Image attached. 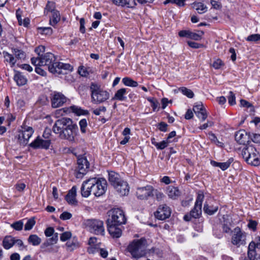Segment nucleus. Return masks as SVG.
Masks as SVG:
<instances>
[{
	"instance_id": "nucleus-64",
	"label": "nucleus",
	"mask_w": 260,
	"mask_h": 260,
	"mask_svg": "<svg viewBox=\"0 0 260 260\" xmlns=\"http://www.w3.org/2000/svg\"><path fill=\"white\" fill-rule=\"evenodd\" d=\"M54 229L52 227L48 228L45 231V234L46 237H50L53 235Z\"/></svg>"
},
{
	"instance_id": "nucleus-33",
	"label": "nucleus",
	"mask_w": 260,
	"mask_h": 260,
	"mask_svg": "<svg viewBox=\"0 0 260 260\" xmlns=\"http://www.w3.org/2000/svg\"><path fill=\"white\" fill-rule=\"evenodd\" d=\"M193 8L195 9L199 14H203L207 11V7L202 3H194L192 4Z\"/></svg>"
},
{
	"instance_id": "nucleus-32",
	"label": "nucleus",
	"mask_w": 260,
	"mask_h": 260,
	"mask_svg": "<svg viewBox=\"0 0 260 260\" xmlns=\"http://www.w3.org/2000/svg\"><path fill=\"white\" fill-rule=\"evenodd\" d=\"M60 13L59 11H53L52 13V16L50 19V25L54 26L60 20Z\"/></svg>"
},
{
	"instance_id": "nucleus-25",
	"label": "nucleus",
	"mask_w": 260,
	"mask_h": 260,
	"mask_svg": "<svg viewBox=\"0 0 260 260\" xmlns=\"http://www.w3.org/2000/svg\"><path fill=\"white\" fill-rule=\"evenodd\" d=\"M77 188L74 186L69 190L66 197L67 201L70 204H74L77 201L76 200Z\"/></svg>"
},
{
	"instance_id": "nucleus-58",
	"label": "nucleus",
	"mask_w": 260,
	"mask_h": 260,
	"mask_svg": "<svg viewBox=\"0 0 260 260\" xmlns=\"http://www.w3.org/2000/svg\"><path fill=\"white\" fill-rule=\"evenodd\" d=\"M153 191V194H154L157 201H161L162 200L163 198L164 197V194L162 192L157 190H154Z\"/></svg>"
},
{
	"instance_id": "nucleus-45",
	"label": "nucleus",
	"mask_w": 260,
	"mask_h": 260,
	"mask_svg": "<svg viewBox=\"0 0 260 260\" xmlns=\"http://www.w3.org/2000/svg\"><path fill=\"white\" fill-rule=\"evenodd\" d=\"M246 40L249 42H257L260 41V34H256L249 36Z\"/></svg>"
},
{
	"instance_id": "nucleus-44",
	"label": "nucleus",
	"mask_w": 260,
	"mask_h": 260,
	"mask_svg": "<svg viewBox=\"0 0 260 260\" xmlns=\"http://www.w3.org/2000/svg\"><path fill=\"white\" fill-rule=\"evenodd\" d=\"M57 241H58V235L57 233H56L53 235L52 237L48 239L47 240V242L45 243V244L47 246L52 245V244L56 243Z\"/></svg>"
},
{
	"instance_id": "nucleus-60",
	"label": "nucleus",
	"mask_w": 260,
	"mask_h": 260,
	"mask_svg": "<svg viewBox=\"0 0 260 260\" xmlns=\"http://www.w3.org/2000/svg\"><path fill=\"white\" fill-rule=\"evenodd\" d=\"M126 2L124 6H126L128 8H134L136 5V1L137 0H126Z\"/></svg>"
},
{
	"instance_id": "nucleus-28",
	"label": "nucleus",
	"mask_w": 260,
	"mask_h": 260,
	"mask_svg": "<svg viewBox=\"0 0 260 260\" xmlns=\"http://www.w3.org/2000/svg\"><path fill=\"white\" fill-rule=\"evenodd\" d=\"M167 194L170 198L176 199L180 196V191L177 187L169 186L167 188Z\"/></svg>"
},
{
	"instance_id": "nucleus-50",
	"label": "nucleus",
	"mask_w": 260,
	"mask_h": 260,
	"mask_svg": "<svg viewBox=\"0 0 260 260\" xmlns=\"http://www.w3.org/2000/svg\"><path fill=\"white\" fill-rule=\"evenodd\" d=\"M78 72L79 75L82 77H87L89 75L87 69L84 66L79 67Z\"/></svg>"
},
{
	"instance_id": "nucleus-19",
	"label": "nucleus",
	"mask_w": 260,
	"mask_h": 260,
	"mask_svg": "<svg viewBox=\"0 0 260 260\" xmlns=\"http://www.w3.org/2000/svg\"><path fill=\"white\" fill-rule=\"evenodd\" d=\"M117 192L121 196L128 195L129 192V187L126 181H123L114 187Z\"/></svg>"
},
{
	"instance_id": "nucleus-42",
	"label": "nucleus",
	"mask_w": 260,
	"mask_h": 260,
	"mask_svg": "<svg viewBox=\"0 0 260 260\" xmlns=\"http://www.w3.org/2000/svg\"><path fill=\"white\" fill-rule=\"evenodd\" d=\"M36 221L33 218L29 219L27 220L26 223L24 225V230L25 231L30 230L35 225Z\"/></svg>"
},
{
	"instance_id": "nucleus-41",
	"label": "nucleus",
	"mask_w": 260,
	"mask_h": 260,
	"mask_svg": "<svg viewBox=\"0 0 260 260\" xmlns=\"http://www.w3.org/2000/svg\"><path fill=\"white\" fill-rule=\"evenodd\" d=\"M38 32L41 34L50 35L52 34V29L50 27H42L38 28Z\"/></svg>"
},
{
	"instance_id": "nucleus-36",
	"label": "nucleus",
	"mask_w": 260,
	"mask_h": 260,
	"mask_svg": "<svg viewBox=\"0 0 260 260\" xmlns=\"http://www.w3.org/2000/svg\"><path fill=\"white\" fill-rule=\"evenodd\" d=\"M66 245L67 247V250L69 251H72L80 246L79 243L76 240L68 241Z\"/></svg>"
},
{
	"instance_id": "nucleus-14",
	"label": "nucleus",
	"mask_w": 260,
	"mask_h": 260,
	"mask_svg": "<svg viewBox=\"0 0 260 260\" xmlns=\"http://www.w3.org/2000/svg\"><path fill=\"white\" fill-rule=\"evenodd\" d=\"M204 198L203 193L198 194L197 198L194 208L190 211V213L192 218H199L202 213V202Z\"/></svg>"
},
{
	"instance_id": "nucleus-6",
	"label": "nucleus",
	"mask_w": 260,
	"mask_h": 260,
	"mask_svg": "<svg viewBox=\"0 0 260 260\" xmlns=\"http://www.w3.org/2000/svg\"><path fill=\"white\" fill-rule=\"evenodd\" d=\"M107 214L108 218L106 221L107 224L122 225L126 223V218L124 213L120 208L112 209L108 212Z\"/></svg>"
},
{
	"instance_id": "nucleus-34",
	"label": "nucleus",
	"mask_w": 260,
	"mask_h": 260,
	"mask_svg": "<svg viewBox=\"0 0 260 260\" xmlns=\"http://www.w3.org/2000/svg\"><path fill=\"white\" fill-rule=\"evenodd\" d=\"M41 241V239L37 235H30L28 238V243L34 246L39 245Z\"/></svg>"
},
{
	"instance_id": "nucleus-38",
	"label": "nucleus",
	"mask_w": 260,
	"mask_h": 260,
	"mask_svg": "<svg viewBox=\"0 0 260 260\" xmlns=\"http://www.w3.org/2000/svg\"><path fill=\"white\" fill-rule=\"evenodd\" d=\"M179 91L188 98H192L194 96V93L192 91L185 87H182L180 88Z\"/></svg>"
},
{
	"instance_id": "nucleus-13",
	"label": "nucleus",
	"mask_w": 260,
	"mask_h": 260,
	"mask_svg": "<svg viewBox=\"0 0 260 260\" xmlns=\"http://www.w3.org/2000/svg\"><path fill=\"white\" fill-rule=\"evenodd\" d=\"M67 100V98L61 92L54 91L51 94V105L54 108L62 106Z\"/></svg>"
},
{
	"instance_id": "nucleus-20",
	"label": "nucleus",
	"mask_w": 260,
	"mask_h": 260,
	"mask_svg": "<svg viewBox=\"0 0 260 260\" xmlns=\"http://www.w3.org/2000/svg\"><path fill=\"white\" fill-rule=\"evenodd\" d=\"M214 205L212 201H206L203 208L205 213L210 215H212L216 213L218 209V207Z\"/></svg>"
},
{
	"instance_id": "nucleus-40",
	"label": "nucleus",
	"mask_w": 260,
	"mask_h": 260,
	"mask_svg": "<svg viewBox=\"0 0 260 260\" xmlns=\"http://www.w3.org/2000/svg\"><path fill=\"white\" fill-rule=\"evenodd\" d=\"M203 34L204 32L202 31H199V33L190 31L189 38L196 41H199L201 39L202 36L203 35Z\"/></svg>"
},
{
	"instance_id": "nucleus-11",
	"label": "nucleus",
	"mask_w": 260,
	"mask_h": 260,
	"mask_svg": "<svg viewBox=\"0 0 260 260\" xmlns=\"http://www.w3.org/2000/svg\"><path fill=\"white\" fill-rule=\"evenodd\" d=\"M34 133L33 128L23 124L21 127V129L18 131L17 134V139L20 143L23 145L27 144L29 139L31 137Z\"/></svg>"
},
{
	"instance_id": "nucleus-54",
	"label": "nucleus",
	"mask_w": 260,
	"mask_h": 260,
	"mask_svg": "<svg viewBox=\"0 0 260 260\" xmlns=\"http://www.w3.org/2000/svg\"><path fill=\"white\" fill-rule=\"evenodd\" d=\"M72 217V215L71 213L65 211L63 212L61 214H60L59 218L63 220H66L71 219Z\"/></svg>"
},
{
	"instance_id": "nucleus-51",
	"label": "nucleus",
	"mask_w": 260,
	"mask_h": 260,
	"mask_svg": "<svg viewBox=\"0 0 260 260\" xmlns=\"http://www.w3.org/2000/svg\"><path fill=\"white\" fill-rule=\"evenodd\" d=\"M231 225V223L230 221H228V220H224L222 225L223 231L226 233H230L231 231L230 228Z\"/></svg>"
},
{
	"instance_id": "nucleus-2",
	"label": "nucleus",
	"mask_w": 260,
	"mask_h": 260,
	"mask_svg": "<svg viewBox=\"0 0 260 260\" xmlns=\"http://www.w3.org/2000/svg\"><path fill=\"white\" fill-rule=\"evenodd\" d=\"M52 130L60 139L74 142L78 127L71 118L63 117L55 121Z\"/></svg>"
},
{
	"instance_id": "nucleus-21",
	"label": "nucleus",
	"mask_w": 260,
	"mask_h": 260,
	"mask_svg": "<svg viewBox=\"0 0 260 260\" xmlns=\"http://www.w3.org/2000/svg\"><path fill=\"white\" fill-rule=\"evenodd\" d=\"M120 225L113 224H107L108 231L111 236L113 238H119L122 234V230L119 227Z\"/></svg>"
},
{
	"instance_id": "nucleus-17",
	"label": "nucleus",
	"mask_w": 260,
	"mask_h": 260,
	"mask_svg": "<svg viewBox=\"0 0 260 260\" xmlns=\"http://www.w3.org/2000/svg\"><path fill=\"white\" fill-rule=\"evenodd\" d=\"M193 111L202 121H204L207 118V113L202 103L194 105L193 108Z\"/></svg>"
},
{
	"instance_id": "nucleus-52",
	"label": "nucleus",
	"mask_w": 260,
	"mask_h": 260,
	"mask_svg": "<svg viewBox=\"0 0 260 260\" xmlns=\"http://www.w3.org/2000/svg\"><path fill=\"white\" fill-rule=\"evenodd\" d=\"M228 102L230 105H234L236 104V97L235 94L232 91L229 92L228 96Z\"/></svg>"
},
{
	"instance_id": "nucleus-37",
	"label": "nucleus",
	"mask_w": 260,
	"mask_h": 260,
	"mask_svg": "<svg viewBox=\"0 0 260 260\" xmlns=\"http://www.w3.org/2000/svg\"><path fill=\"white\" fill-rule=\"evenodd\" d=\"M27 79L21 73L17 71V85L22 86L26 84Z\"/></svg>"
},
{
	"instance_id": "nucleus-8",
	"label": "nucleus",
	"mask_w": 260,
	"mask_h": 260,
	"mask_svg": "<svg viewBox=\"0 0 260 260\" xmlns=\"http://www.w3.org/2000/svg\"><path fill=\"white\" fill-rule=\"evenodd\" d=\"M127 250L133 258H139L145 255V248L140 240H134L129 244Z\"/></svg>"
},
{
	"instance_id": "nucleus-29",
	"label": "nucleus",
	"mask_w": 260,
	"mask_h": 260,
	"mask_svg": "<svg viewBox=\"0 0 260 260\" xmlns=\"http://www.w3.org/2000/svg\"><path fill=\"white\" fill-rule=\"evenodd\" d=\"M15 242V238L11 236H6L3 240V246L5 249H9L14 245Z\"/></svg>"
},
{
	"instance_id": "nucleus-9",
	"label": "nucleus",
	"mask_w": 260,
	"mask_h": 260,
	"mask_svg": "<svg viewBox=\"0 0 260 260\" xmlns=\"http://www.w3.org/2000/svg\"><path fill=\"white\" fill-rule=\"evenodd\" d=\"M246 234L242 231L241 229L237 226L234 229L232 236V243L239 247L242 245L246 244Z\"/></svg>"
},
{
	"instance_id": "nucleus-49",
	"label": "nucleus",
	"mask_w": 260,
	"mask_h": 260,
	"mask_svg": "<svg viewBox=\"0 0 260 260\" xmlns=\"http://www.w3.org/2000/svg\"><path fill=\"white\" fill-rule=\"evenodd\" d=\"M87 125V121L85 119H82L79 121V125L82 133L84 134L86 133Z\"/></svg>"
},
{
	"instance_id": "nucleus-43",
	"label": "nucleus",
	"mask_w": 260,
	"mask_h": 260,
	"mask_svg": "<svg viewBox=\"0 0 260 260\" xmlns=\"http://www.w3.org/2000/svg\"><path fill=\"white\" fill-rule=\"evenodd\" d=\"M171 142L170 141L164 140L160 143H154L155 146L157 149L162 150L168 146V143Z\"/></svg>"
},
{
	"instance_id": "nucleus-55",
	"label": "nucleus",
	"mask_w": 260,
	"mask_h": 260,
	"mask_svg": "<svg viewBox=\"0 0 260 260\" xmlns=\"http://www.w3.org/2000/svg\"><path fill=\"white\" fill-rule=\"evenodd\" d=\"M45 11L47 12H51L52 13L53 11H55L54 10V4L53 3L48 2L46 6Z\"/></svg>"
},
{
	"instance_id": "nucleus-59",
	"label": "nucleus",
	"mask_w": 260,
	"mask_h": 260,
	"mask_svg": "<svg viewBox=\"0 0 260 260\" xmlns=\"http://www.w3.org/2000/svg\"><path fill=\"white\" fill-rule=\"evenodd\" d=\"M26 57V54L24 50L17 49V59H24Z\"/></svg>"
},
{
	"instance_id": "nucleus-63",
	"label": "nucleus",
	"mask_w": 260,
	"mask_h": 260,
	"mask_svg": "<svg viewBox=\"0 0 260 260\" xmlns=\"http://www.w3.org/2000/svg\"><path fill=\"white\" fill-rule=\"evenodd\" d=\"M251 140L254 143L260 142V135L256 134H252L250 136Z\"/></svg>"
},
{
	"instance_id": "nucleus-31",
	"label": "nucleus",
	"mask_w": 260,
	"mask_h": 260,
	"mask_svg": "<svg viewBox=\"0 0 260 260\" xmlns=\"http://www.w3.org/2000/svg\"><path fill=\"white\" fill-rule=\"evenodd\" d=\"M17 21L18 24L21 26H23L27 27L30 23V20L27 17H25L22 19L20 9H17Z\"/></svg>"
},
{
	"instance_id": "nucleus-26",
	"label": "nucleus",
	"mask_w": 260,
	"mask_h": 260,
	"mask_svg": "<svg viewBox=\"0 0 260 260\" xmlns=\"http://www.w3.org/2000/svg\"><path fill=\"white\" fill-rule=\"evenodd\" d=\"M126 92L127 89L126 88H120L115 92L112 99L119 101H125L126 100V96H125Z\"/></svg>"
},
{
	"instance_id": "nucleus-23",
	"label": "nucleus",
	"mask_w": 260,
	"mask_h": 260,
	"mask_svg": "<svg viewBox=\"0 0 260 260\" xmlns=\"http://www.w3.org/2000/svg\"><path fill=\"white\" fill-rule=\"evenodd\" d=\"M233 158L231 157L225 162H218L214 160H211L210 164L213 167H219L222 171H225L230 167L231 164L233 162Z\"/></svg>"
},
{
	"instance_id": "nucleus-16",
	"label": "nucleus",
	"mask_w": 260,
	"mask_h": 260,
	"mask_svg": "<svg viewBox=\"0 0 260 260\" xmlns=\"http://www.w3.org/2000/svg\"><path fill=\"white\" fill-rule=\"evenodd\" d=\"M51 144L50 140H46L38 137L29 146L34 149L41 148L47 149L49 148Z\"/></svg>"
},
{
	"instance_id": "nucleus-5",
	"label": "nucleus",
	"mask_w": 260,
	"mask_h": 260,
	"mask_svg": "<svg viewBox=\"0 0 260 260\" xmlns=\"http://www.w3.org/2000/svg\"><path fill=\"white\" fill-rule=\"evenodd\" d=\"M91 101L94 104H100L106 102L110 98L109 92L92 84L90 86Z\"/></svg>"
},
{
	"instance_id": "nucleus-7",
	"label": "nucleus",
	"mask_w": 260,
	"mask_h": 260,
	"mask_svg": "<svg viewBox=\"0 0 260 260\" xmlns=\"http://www.w3.org/2000/svg\"><path fill=\"white\" fill-rule=\"evenodd\" d=\"M84 224L88 231L97 235H104L105 229L104 222L97 219H88L85 220Z\"/></svg>"
},
{
	"instance_id": "nucleus-22",
	"label": "nucleus",
	"mask_w": 260,
	"mask_h": 260,
	"mask_svg": "<svg viewBox=\"0 0 260 260\" xmlns=\"http://www.w3.org/2000/svg\"><path fill=\"white\" fill-rule=\"evenodd\" d=\"M248 256L250 260H260V254L257 255L255 251V244L251 241L248 248Z\"/></svg>"
},
{
	"instance_id": "nucleus-61",
	"label": "nucleus",
	"mask_w": 260,
	"mask_h": 260,
	"mask_svg": "<svg viewBox=\"0 0 260 260\" xmlns=\"http://www.w3.org/2000/svg\"><path fill=\"white\" fill-rule=\"evenodd\" d=\"M85 19L83 18H81L80 20V31L82 34H84L85 32Z\"/></svg>"
},
{
	"instance_id": "nucleus-30",
	"label": "nucleus",
	"mask_w": 260,
	"mask_h": 260,
	"mask_svg": "<svg viewBox=\"0 0 260 260\" xmlns=\"http://www.w3.org/2000/svg\"><path fill=\"white\" fill-rule=\"evenodd\" d=\"M3 55L5 60L8 62L11 67H14L16 62V56H14V54H11L6 51L3 52Z\"/></svg>"
},
{
	"instance_id": "nucleus-3",
	"label": "nucleus",
	"mask_w": 260,
	"mask_h": 260,
	"mask_svg": "<svg viewBox=\"0 0 260 260\" xmlns=\"http://www.w3.org/2000/svg\"><path fill=\"white\" fill-rule=\"evenodd\" d=\"M106 180L102 178H91L83 181L81 188L82 197H88L92 193L95 197L103 195L107 189Z\"/></svg>"
},
{
	"instance_id": "nucleus-53",
	"label": "nucleus",
	"mask_w": 260,
	"mask_h": 260,
	"mask_svg": "<svg viewBox=\"0 0 260 260\" xmlns=\"http://www.w3.org/2000/svg\"><path fill=\"white\" fill-rule=\"evenodd\" d=\"M72 236V234L70 232H66L61 234L60 235V240L62 241H66L69 240Z\"/></svg>"
},
{
	"instance_id": "nucleus-18",
	"label": "nucleus",
	"mask_w": 260,
	"mask_h": 260,
	"mask_svg": "<svg viewBox=\"0 0 260 260\" xmlns=\"http://www.w3.org/2000/svg\"><path fill=\"white\" fill-rule=\"evenodd\" d=\"M250 136L244 130H240L235 134V140L239 144L245 145L249 141Z\"/></svg>"
},
{
	"instance_id": "nucleus-46",
	"label": "nucleus",
	"mask_w": 260,
	"mask_h": 260,
	"mask_svg": "<svg viewBox=\"0 0 260 260\" xmlns=\"http://www.w3.org/2000/svg\"><path fill=\"white\" fill-rule=\"evenodd\" d=\"M45 51V47L44 46L40 45L38 47H36L35 49V52L37 54L38 56L37 57H39L43 55Z\"/></svg>"
},
{
	"instance_id": "nucleus-39",
	"label": "nucleus",
	"mask_w": 260,
	"mask_h": 260,
	"mask_svg": "<svg viewBox=\"0 0 260 260\" xmlns=\"http://www.w3.org/2000/svg\"><path fill=\"white\" fill-rule=\"evenodd\" d=\"M209 139L213 143L216 144L217 146L221 147H223L224 146V144L218 141L215 134L212 133H209Z\"/></svg>"
},
{
	"instance_id": "nucleus-4",
	"label": "nucleus",
	"mask_w": 260,
	"mask_h": 260,
	"mask_svg": "<svg viewBox=\"0 0 260 260\" xmlns=\"http://www.w3.org/2000/svg\"><path fill=\"white\" fill-rule=\"evenodd\" d=\"M241 155L249 164L254 166L260 164V154L252 145L244 147L242 150Z\"/></svg>"
},
{
	"instance_id": "nucleus-57",
	"label": "nucleus",
	"mask_w": 260,
	"mask_h": 260,
	"mask_svg": "<svg viewBox=\"0 0 260 260\" xmlns=\"http://www.w3.org/2000/svg\"><path fill=\"white\" fill-rule=\"evenodd\" d=\"M168 126L166 123L161 122L158 124V128L160 131L166 132L167 131Z\"/></svg>"
},
{
	"instance_id": "nucleus-56",
	"label": "nucleus",
	"mask_w": 260,
	"mask_h": 260,
	"mask_svg": "<svg viewBox=\"0 0 260 260\" xmlns=\"http://www.w3.org/2000/svg\"><path fill=\"white\" fill-rule=\"evenodd\" d=\"M51 131V129L46 128L44 131L43 137L46 140H50Z\"/></svg>"
},
{
	"instance_id": "nucleus-27",
	"label": "nucleus",
	"mask_w": 260,
	"mask_h": 260,
	"mask_svg": "<svg viewBox=\"0 0 260 260\" xmlns=\"http://www.w3.org/2000/svg\"><path fill=\"white\" fill-rule=\"evenodd\" d=\"M68 110L77 116L85 115L88 114L87 110H83L81 107L75 105L70 107Z\"/></svg>"
},
{
	"instance_id": "nucleus-15",
	"label": "nucleus",
	"mask_w": 260,
	"mask_h": 260,
	"mask_svg": "<svg viewBox=\"0 0 260 260\" xmlns=\"http://www.w3.org/2000/svg\"><path fill=\"white\" fill-rule=\"evenodd\" d=\"M171 214L170 207L166 205H162L158 207L157 211L154 213V215L159 220H165L169 218Z\"/></svg>"
},
{
	"instance_id": "nucleus-62",
	"label": "nucleus",
	"mask_w": 260,
	"mask_h": 260,
	"mask_svg": "<svg viewBox=\"0 0 260 260\" xmlns=\"http://www.w3.org/2000/svg\"><path fill=\"white\" fill-rule=\"evenodd\" d=\"M190 31L183 30L179 32L178 35L180 37H186L189 38Z\"/></svg>"
},
{
	"instance_id": "nucleus-47",
	"label": "nucleus",
	"mask_w": 260,
	"mask_h": 260,
	"mask_svg": "<svg viewBox=\"0 0 260 260\" xmlns=\"http://www.w3.org/2000/svg\"><path fill=\"white\" fill-rule=\"evenodd\" d=\"M224 65L223 61L220 59H216L214 60L212 66L216 70L219 69Z\"/></svg>"
},
{
	"instance_id": "nucleus-35",
	"label": "nucleus",
	"mask_w": 260,
	"mask_h": 260,
	"mask_svg": "<svg viewBox=\"0 0 260 260\" xmlns=\"http://www.w3.org/2000/svg\"><path fill=\"white\" fill-rule=\"evenodd\" d=\"M122 82L125 86H127L135 87L138 86V82L129 77L123 78L122 80Z\"/></svg>"
},
{
	"instance_id": "nucleus-24",
	"label": "nucleus",
	"mask_w": 260,
	"mask_h": 260,
	"mask_svg": "<svg viewBox=\"0 0 260 260\" xmlns=\"http://www.w3.org/2000/svg\"><path fill=\"white\" fill-rule=\"evenodd\" d=\"M109 181L114 187L124 180L120 178L118 174L114 172H111L109 174Z\"/></svg>"
},
{
	"instance_id": "nucleus-10",
	"label": "nucleus",
	"mask_w": 260,
	"mask_h": 260,
	"mask_svg": "<svg viewBox=\"0 0 260 260\" xmlns=\"http://www.w3.org/2000/svg\"><path fill=\"white\" fill-rule=\"evenodd\" d=\"M77 165L75 175L77 178H82L89 168V162L85 156H81L78 158Z\"/></svg>"
},
{
	"instance_id": "nucleus-1",
	"label": "nucleus",
	"mask_w": 260,
	"mask_h": 260,
	"mask_svg": "<svg viewBox=\"0 0 260 260\" xmlns=\"http://www.w3.org/2000/svg\"><path fill=\"white\" fill-rule=\"evenodd\" d=\"M31 63L35 66L46 67L49 71L56 75L66 74L73 70V67L57 60V57L52 53L47 52L39 57H32Z\"/></svg>"
},
{
	"instance_id": "nucleus-12",
	"label": "nucleus",
	"mask_w": 260,
	"mask_h": 260,
	"mask_svg": "<svg viewBox=\"0 0 260 260\" xmlns=\"http://www.w3.org/2000/svg\"><path fill=\"white\" fill-rule=\"evenodd\" d=\"M154 189L151 185L139 187L137 188L136 196L139 200H147L149 197L153 195Z\"/></svg>"
},
{
	"instance_id": "nucleus-48",
	"label": "nucleus",
	"mask_w": 260,
	"mask_h": 260,
	"mask_svg": "<svg viewBox=\"0 0 260 260\" xmlns=\"http://www.w3.org/2000/svg\"><path fill=\"white\" fill-rule=\"evenodd\" d=\"M107 111L106 107L100 106L98 108L92 110V112L95 115H100L102 112H105Z\"/></svg>"
}]
</instances>
